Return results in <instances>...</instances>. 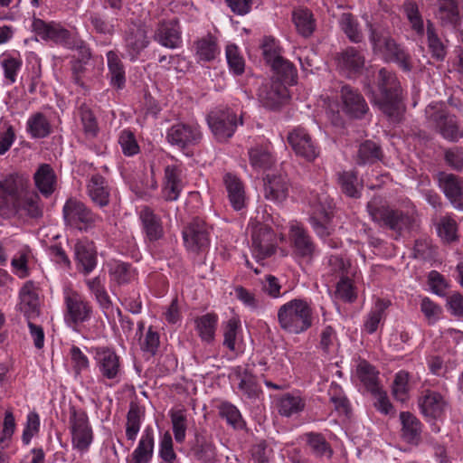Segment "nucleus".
<instances>
[{
    "label": "nucleus",
    "mask_w": 463,
    "mask_h": 463,
    "mask_svg": "<svg viewBox=\"0 0 463 463\" xmlns=\"http://www.w3.org/2000/svg\"><path fill=\"white\" fill-rule=\"evenodd\" d=\"M377 91L368 85L366 95L371 102L392 122L402 119L404 107L402 102V88L396 75L382 68L376 77Z\"/></svg>",
    "instance_id": "f257e3e1"
},
{
    "label": "nucleus",
    "mask_w": 463,
    "mask_h": 463,
    "mask_svg": "<svg viewBox=\"0 0 463 463\" xmlns=\"http://www.w3.org/2000/svg\"><path fill=\"white\" fill-rule=\"evenodd\" d=\"M373 53L386 62H395L403 71L411 70L410 55L396 43L390 32L379 24H368Z\"/></svg>",
    "instance_id": "f03ea898"
},
{
    "label": "nucleus",
    "mask_w": 463,
    "mask_h": 463,
    "mask_svg": "<svg viewBox=\"0 0 463 463\" xmlns=\"http://www.w3.org/2000/svg\"><path fill=\"white\" fill-rule=\"evenodd\" d=\"M278 323L286 333L299 335L313 325V308L306 299L293 298L278 309Z\"/></svg>",
    "instance_id": "7ed1b4c3"
},
{
    "label": "nucleus",
    "mask_w": 463,
    "mask_h": 463,
    "mask_svg": "<svg viewBox=\"0 0 463 463\" xmlns=\"http://www.w3.org/2000/svg\"><path fill=\"white\" fill-rule=\"evenodd\" d=\"M367 211L374 222L399 234L409 230L414 222L408 213L381 204L376 198L367 203Z\"/></svg>",
    "instance_id": "20e7f679"
},
{
    "label": "nucleus",
    "mask_w": 463,
    "mask_h": 463,
    "mask_svg": "<svg viewBox=\"0 0 463 463\" xmlns=\"http://www.w3.org/2000/svg\"><path fill=\"white\" fill-rule=\"evenodd\" d=\"M63 221L66 226L80 232H88L96 228L102 218L77 198H69L62 207Z\"/></svg>",
    "instance_id": "39448f33"
},
{
    "label": "nucleus",
    "mask_w": 463,
    "mask_h": 463,
    "mask_svg": "<svg viewBox=\"0 0 463 463\" xmlns=\"http://www.w3.org/2000/svg\"><path fill=\"white\" fill-rule=\"evenodd\" d=\"M248 229L251 236V252L257 261L263 260L275 253L277 237L270 226L257 219H250Z\"/></svg>",
    "instance_id": "423d86ee"
},
{
    "label": "nucleus",
    "mask_w": 463,
    "mask_h": 463,
    "mask_svg": "<svg viewBox=\"0 0 463 463\" xmlns=\"http://www.w3.org/2000/svg\"><path fill=\"white\" fill-rule=\"evenodd\" d=\"M448 389L443 386L441 391L423 388L418 398L420 413L427 421L441 420L449 407Z\"/></svg>",
    "instance_id": "0eeeda50"
},
{
    "label": "nucleus",
    "mask_w": 463,
    "mask_h": 463,
    "mask_svg": "<svg viewBox=\"0 0 463 463\" xmlns=\"http://www.w3.org/2000/svg\"><path fill=\"white\" fill-rule=\"evenodd\" d=\"M165 139L171 146L188 154L201 143L203 132L196 122H176L166 130Z\"/></svg>",
    "instance_id": "6e6552de"
},
{
    "label": "nucleus",
    "mask_w": 463,
    "mask_h": 463,
    "mask_svg": "<svg viewBox=\"0 0 463 463\" xmlns=\"http://www.w3.org/2000/svg\"><path fill=\"white\" fill-rule=\"evenodd\" d=\"M64 320L71 327L89 322L93 314V307L80 292L68 289L64 292Z\"/></svg>",
    "instance_id": "1a4fd4ad"
},
{
    "label": "nucleus",
    "mask_w": 463,
    "mask_h": 463,
    "mask_svg": "<svg viewBox=\"0 0 463 463\" xmlns=\"http://www.w3.org/2000/svg\"><path fill=\"white\" fill-rule=\"evenodd\" d=\"M207 123L215 139L226 142L234 135L238 124H242V120L231 109H218L208 114Z\"/></svg>",
    "instance_id": "9d476101"
},
{
    "label": "nucleus",
    "mask_w": 463,
    "mask_h": 463,
    "mask_svg": "<svg viewBox=\"0 0 463 463\" xmlns=\"http://www.w3.org/2000/svg\"><path fill=\"white\" fill-rule=\"evenodd\" d=\"M91 350L96 367L102 379L111 381L113 383H119L123 368L120 357L116 351L108 346H97Z\"/></svg>",
    "instance_id": "9b49d317"
},
{
    "label": "nucleus",
    "mask_w": 463,
    "mask_h": 463,
    "mask_svg": "<svg viewBox=\"0 0 463 463\" xmlns=\"http://www.w3.org/2000/svg\"><path fill=\"white\" fill-rule=\"evenodd\" d=\"M69 423L72 447L80 451H87L93 440V432L87 412L71 406Z\"/></svg>",
    "instance_id": "f8f14e48"
},
{
    "label": "nucleus",
    "mask_w": 463,
    "mask_h": 463,
    "mask_svg": "<svg viewBox=\"0 0 463 463\" xmlns=\"http://www.w3.org/2000/svg\"><path fill=\"white\" fill-rule=\"evenodd\" d=\"M210 232L211 228L203 219L194 217L183 231L187 250L196 254L205 252L210 246Z\"/></svg>",
    "instance_id": "ddd939ff"
},
{
    "label": "nucleus",
    "mask_w": 463,
    "mask_h": 463,
    "mask_svg": "<svg viewBox=\"0 0 463 463\" xmlns=\"http://www.w3.org/2000/svg\"><path fill=\"white\" fill-rule=\"evenodd\" d=\"M125 57L131 62L137 61L141 53L149 46L150 37L144 24H132L123 33Z\"/></svg>",
    "instance_id": "4468645a"
},
{
    "label": "nucleus",
    "mask_w": 463,
    "mask_h": 463,
    "mask_svg": "<svg viewBox=\"0 0 463 463\" xmlns=\"http://www.w3.org/2000/svg\"><path fill=\"white\" fill-rule=\"evenodd\" d=\"M287 140L297 156L308 162L314 161L320 154L317 142L307 128L298 126L288 133Z\"/></svg>",
    "instance_id": "2eb2a0df"
},
{
    "label": "nucleus",
    "mask_w": 463,
    "mask_h": 463,
    "mask_svg": "<svg viewBox=\"0 0 463 463\" xmlns=\"http://www.w3.org/2000/svg\"><path fill=\"white\" fill-rule=\"evenodd\" d=\"M32 28L35 34L44 41H51L68 48L74 46V38L71 33L60 24L46 23L40 18H34Z\"/></svg>",
    "instance_id": "dca6fc26"
},
{
    "label": "nucleus",
    "mask_w": 463,
    "mask_h": 463,
    "mask_svg": "<svg viewBox=\"0 0 463 463\" xmlns=\"http://www.w3.org/2000/svg\"><path fill=\"white\" fill-rule=\"evenodd\" d=\"M289 239L293 253L307 262L318 254V250L308 232L298 222L291 223Z\"/></svg>",
    "instance_id": "f3484780"
},
{
    "label": "nucleus",
    "mask_w": 463,
    "mask_h": 463,
    "mask_svg": "<svg viewBox=\"0 0 463 463\" xmlns=\"http://www.w3.org/2000/svg\"><path fill=\"white\" fill-rule=\"evenodd\" d=\"M25 186L26 180L17 174L9 175L0 181V214L9 213L24 193Z\"/></svg>",
    "instance_id": "a211bd4d"
},
{
    "label": "nucleus",
    "mask_w": 463,
    "mask_h": 463,
    "mask_svg": "<svg viewBox=\"0 0 463 463\" xmlns=\"http://www.w3.org/2000/svg\"><path fill=\"white\" fill-rule=\"evenodd\" d=\"M153 39L167 49L181 47L183 40L179 20L173 18L160 21L154 31Z\"/></svg>",
    "instance_id": "6ab92c4d"
},
{
    "label": "nucleus",
    "mask_w": 463,
    "mask_h": 463,
    "mask_svg": "<svg viewBox=\"0 0 463 463\" xmlns=\"http://www.w3.org/2000/svg\"><path fill=\"white\" fill-rule=\"evenodd\" d=\"M288 98L287 87L279 81L265 82L258 90V99L266 109H279Z\"/></svg>",
    "instance_id": "aec40b11"
},
{
    "label": "nucleus",
    "mask_w": 463,
    "mask_h": 463,
    "mask_svg": "<svg viewBox=\"0 0 463 463\" xmlns=\"http://www.w3.org/2000/svg\"><path fill=\"white\" fill-rule=\"evenodd\" d=\"M343 111L351 118H363L369 111V107L363 95L349 85L341 88Z\"/></svg>",
    "instance_id": "412c9836"
},
{
    "label": "nucleus",
    "mask_w": 463,
    "mask_h": 463,
    "mask_svg": "<svg viewBox=\"0 0 463 463\" xmlns=\"http://www.w3.org/2000/svg\"><path fill=\"white\" fill-rule=\"evenodd\" d=\"M439 187L454 208L463 211V179L445 172L438 174Z\"/></svg>",
    "instance_id": "4be33fe9"
},
{
    "label": "nucleus",
    "mask_w": 463,
    "mask_h": 463,
    "mask_svg": "<svg viewBox=\"0 0 463 463\" xmlns=\"http://www.w3.org/2000/svg\"><path fill=\"white\" fill-rule=\"evenodd\" d=\"M19 310L27 320H33L40 315L38 287L32 281H26L19 291Z\"/></svg>",
    "instance_id": "5701e85b"
},
{
    "label": "nucleus",
    "mask_w": 463,
    "mask_h": 463,
    "mask_svg": "<svg viewBox=\"0 0 463 463\" xmlns=\"http://www.w3.org/2000/svg\"><path fill=\"white\" fill-rule=\"evenodd\" d=\"M74 255L77 269L80 273L88 276L97 267V250L93 241H80L74 245Z\"/></svg>",
    "instance_id": "b1692460"
},
{
    "label": "nucleus",
    "mask_w": 463,
    "mask_h": 463,
    "mask_svg": "<svg viewBox=\"0 0 463 463\" xmlns=\"http://www.w3.org/2000/svg\"><path fill=\"white\" fill-rule=\"evenodd\" d=\"M264 197L275 203H283L288 195V180L281 174H269L264 179Z\"/></svg>",
    "instance_id": "393cba45"
},
{
    "label": "nucleus",
    "mask_w": 463,
    "mask_h": 463,
    "mask_svg": "<svg viewBox=\"0 0 463 463\" xmlns=\"http://www.w3.org/2000/svg\"><path fill=\"white\" fill-rule=\"evenodd\" d=\"M33 184L39 194L49 198L56 190L57 175L49 164H40L33 176Z\"/></svg>",
    "instance_id": "a878e982"
},
{
    "label": "nucleus",
    "mask_w": 463,
    "mask_h": 463,
    "mask_svg": "<svg viewBox=\"0 0 463 463\" xmlns=\"http://www.w3.org/2000/svg\"><path fill=\"white\" fill-rule=\"evenodd\" d=\"M87 194L91 202L100 207H106L109 203L111 188L108 181L99 174L90 176L86 185Z\"/></svg>",
    "instance_id": "bb28decb"
},
{
    "label": "nucleus",
    "mask_w": 463,
    "mask_h": 463,
    "mask_svg": "<svg viewBox=\"0 0 463 463\" xmlns=\"http://www.w3.org/2000/svg\"><path fill=\"white\" fill-rule=\"evenodd\" d=\"M89 22L93 33L108 37H112L119 26V20L116 12L114 16H109L105 11L90 12Z\"/></svg>",
    "instance_id": "cd10ccee"
},
{
    "label": "nucleus",
    "mask_w": 463,
    "mask_h": 463,
    "mask_svg": "<svg viewBox=\"0 0 463 463\" xmlns=\"http://www.w3.org/2000/svg\"><path fill=\"white\" fill-rule=\"evenodd\" d=\"M400 420L402 424V439L411 445H419L421 441L423 428L420 420L410 411H402L400 413Z\"/></svg>",
    "instance_id": "c85d7f7f"
},
{
    "label": "nucleus",
    "mask_w": 463,
    "mask_h": 463,
    "mask_svg": "<svg viewBox=\"0 0 463 463\" xmlns=\"http://www.w3.org/2000/svg\"><path fill=\"white\" fill-rule=\"evenodd\" d=\"M14 207L9 212L17 213H24L31 218H39L43 215V203L37 192H24L18 199L17 203H14Z\"/></svg>",
    "instance_id": "c756f323"
},
{
    "label": "nucleus",
    "mask_w": 463,
    "mask_h": 463,
    "mask_svg": "<svg viewBox=\"0 0 463 463\" xmlns=\"http://www.w3.org/2000/svg\"><path fill=\"white\" fill-rule=\"evenodd\" d=\"M194 48L198 61H213L221 53L218 39L211 33L197 39L194 43Z\"/></svg>",
    "instance_id": "7c9ffc66"
},
{
    "label": "nucleus",
    "mask_w": 463,
    "mask_h": 463,
    "mask_svg": "<svg viewBox=\"0 0 463 463\" xmlns=\"http://www.w3.org/2000/svg\"><path fill=\"white\" fill-rule=\"evenodd\" d=\"M191 455L200 463H213L216 461V448L211 438L196 434L190 449Z\"/></svg>",
    "instance_id": "2f4dec72"
},
{
    "label": "nucleus",
    "mask_w": 463,
    "mask_h": 463,
    "mask_svg": "<svg viewBox=\"0 0 463 463\" xmlns=\"http://www.w3.org/2000/svg\"><path fill=\"white\" fill-rule=\"evenodd\" d=\"M139 218L149 241H156L163 237L164 230L161 218L150 207H143L140 210Z\"/></svg>",
    "instance_id": "473e14b6"
},
{
    "label": "nucleus",
    "mask_w": 463,
    "mask_h": 463,
    "mask_svg": "<svg viewBox=\"0 0 463 463\" xmlns=\"http://www.w3.org/2000/svg\"><path fill=\"white\" fill-rule=\"evenodd\" d=\"M331 218L332 213L324 204L313 208L309 223L319 238L326 240L331 234Z\"/></svg>",
    "instance_id": "72a5a7b5"
},
{
    "label": "nucleus",
    "mask_w": 463,
    "mask_h": 463,
    "mask_svg": "<svg viewBox=\"0 0 463 463\" xmlns=\"http://www.w3.org/2000/svg\"><path fill=\"white\" fill-rule=\"evenodd\" d=\"M338 66L348 75L360 73L364 66L365 58L355 47H347L338 56Z\"/></svg>",
    "instance_id": "f704fd0d"
},
{
    "label": "nucleus",
    "mask_w": 463,
    "mask_h": 463,
    "mask_svg": "<svg viewBox=\"0 0 463 463\" xmlns=\"http://www.w3.org/2000/svg\"><path fill=\"white\" fill-rule=\"evenodd\" d=\"M154 431L147 427L143 431L137 448L133 450L129 463H150L154 455Z\"/></svg>",
    "instance_id": "c9c22d12"
},
{
    "label": "nucleus",
    "mask_w": 463,
    "mask_h": 463,
    "mask_svg": "<svg viewBox=\"0 0 463 463\" xmlns=\"http://www.w3.org/2000/svg\"><path fill=\"white\" fill-rule=\"evenodd\" d=\"M223 182L232 208L236 211L241 210L245 205V191L242 182L231 173L224 175Z\"/></svg>",
    "instance_id": "e433bc0d"
},
{
    "label": "nucleus",
    "mask_w": 463,
    "mask_h": 463,
    "mask_svg": "<svg viewBox=\"0 0 463 463\" xmlns=\"http://www.w3.org/2000/svg\"><path fill=\"white\" fill-rule=\"evenodd\" d=\"M26 132L32 138H45L52 133V126L47 116L38 111L28 118Z\"/></svg>",
    "instance_id": "4c0bfd02"
},
{
    "label": "nucleus",
    "mask_w": 463,
    "mask_h": 463,
    "mask_svg": "<svg viewBox=\"0 0 463 463\" xmlns=\"http://www.w3.org/2000/svg\"><path fill=\"white\" fill-rule=\"evenodd\" d=\"M306 401L298 394L287 392L277 400L279 413L284 417H291L304 411Z\"/></svg>",
    "instance_id": "58836bf2"
},
{
    "label": "nucleus",
    "mask_w": 463,
    "mask_h": 463,
    "mask_svg": "<svg viewBox=\"0 0 463 463\" xmlns=\"http://www.w3.org/2000/svg\"><path fill=\"white\" fill-rule=\"evenodd\" d=\"M110 78V85L121 90L126 83V73L124 64L116 51H109L106 54Z\"/></svg>",
    "instance_id": "ea45409f"
},
{
    "label": "nucleus",
    "mask_w": 463,
    "mask_h": 463,
    "mask_svg": "<svg viewBox=\"0 0 463 463\" xmlns=\"http://www.w3.org/2000/svg\"><path fill=\"white\" fill-rule=\"evenodd\" d=\"M390 305L389 300L377 298L364 321V328L368 334H373L377 331L379 325L385 319V311Z\"/></svg>",
    "instance_id": "a19ab883"
},
{
    "label": "nucleus",
    "mask_w": 463,
    "mask_h": 463,
    "mask_svg": "<svg viewBox=\"0 0 463 463\" xmlns=\"http://www.w3.org/2000/svg\"><path fill=\"white\" fill-rule=\"evenodd\" d=\"M145 417V408L132 401L127 413L126 437L134 441L140 430L142 420Z\"/></svg>",
    "instance_id": "79ce46f5"
},
{
    "label": "nucleus",
    "mask_w": 463,
    "mask_h": 463,
    "mask_svg": "<svg viewBox=\"0 0 463 463\" xmlns=\"http://www.w3.org/2000/svg\"><path fill=\"white\" fill-rule=\"evenodd\" d=\"M250 164L254 169H268L275 162L269 144L258 145L249 150Z\"/></svg>",
    "instance_id": "37998d69"
},
{
    "label": "nucleus",
    "mask_w": 463,
    "mask_h": 463,
    "mask_svg": "<svg viewBox=\"0 0 463 463\" xmlns=\"http://www.w3.org/2000/svg\"><path fill=\"white\" fill-rule=\"evenodd\" d=\"M105 276H96L85 279L84 283L89 291L94 296L95 300L102 309H109L112 306L110 298L105 288Z\"/></svg>",
    "instance_id": "c03bdc74"
},
{
    "label": "nucleus",
    "mask_w": 463,
    "mask_h": 463,
    "mask_svg": "<svg viewBox=\"0 0 463 463\" xmlns=\"http://www.w3.org/2000/svg\"><path fill=\"white\" fill-rule=\"evenodd\" d=\"M338 184L342 192L352 198H359L363 189V183L358 179L354 170L342 171L337 174Z\"/></svg>",
    "instance_id": "a18cd8bd"
},
{
    "label": "nucleus",
    "mask_w": 463,
    "mask_h": 463,
    "mask_svg": "<svg viewBox=\"0 0 463 463\" xmlns=\"http://www.w3.org/2000/svg\"><path fill=\"white\" fill-rule=\"evenodd\" d=\"M436 17L443 26L455 27L460 20L459 10L455 0H439Z\"/></svg>",
    "instance_id": "49530a36"
},
{
    "label": "nucleus",
    "mask_w": 463,
    "mask_h": 463,
    "mask_svg": "<svg viewBox=\"0 0 463 463\" xmlns=\"http://www.w3.org/2000/svg\"><path fill=\"white\" fill-rule=\"evenodd\" d=\"M356 373L368 392H373L381 388L378 377L379 372L367 361L362 360L359 362Z\"/></svg>",
    "instance_id": "de8ad7c7"
},
{
    "label": "nucleus",
    "mask_w": 463,
    "mask_h": 463,
    "mask_svg": "<svg viewBox=\"0 0 463 463\" xmlns=\"http://www.w3.org/2000/svg\"><path fill=\"white\" fill-rule=\"evenodd\" d=\"M195 329L200 338L207 343L214 339L215 331L218 324V316L214 313H207L198 317L194 320Z\"/></svg>",
    "instance_id": "09e8293b"
},
{
    "label": "nucleus",
    "mask_w": 463,
    "mask_h": 463,
    "mask_svg": "<svg viewBox=\"0 0 463 463\" xmlns=\"http://www.w3.org/2000/svg\"><path fill=\"white\" fill-rule=\"evenodd\" d=\"M382 156L381 146L372 140H365L358 147L355 162L359 165H371L381 160Z\"/></svg>",
    "instance_id": "8fccbe9b"
},
{
    "label": "nucleus",
    "mask_w": 463,
    "mask_h": 463,
    "mask_svg": "<svg viewBox=\"0 0 463 463\" xmlns=\"http://www.w3.org/2000/svg\"><path fill=\"white\" fill-rule=\"evenodd\" d=\"M293 23L297 31L303 37H309L316 29V21L308 9H298L292 14Z\"/></svg>",
    "instance_id": "3c124183"
},
{
    "label": "nucleus",
    "mask_w": 463,
    "mask_h": 463,
    "mask_svg": "<svg viewBox=\"0 0 463 463\" xmlns=\"http://www.w3.org/2000/svg\"><path fill=\"white\" fill-rule=\"evenodd\" d=\"M339 25L351 42L359 43L363 41L364 35L360 29L359 23L351 13H344L341 14Z\"/></svg>",
    "instance_id": "603ef678"
},
{
    "label": "nucleus",
    "mask_w": 463,
    "mask_h": 463,
    "mask_svg": "<svg viewBox=\"0 0 463 463\" xmlns=\"http://www.w3.org/2000/svg\"><path fill=\"white\" fill-rule=\"evenodd\" d=\"M307 446L313 455L320 458H330L333 455V449L325 437L319 433L306 434Z\"/></svg>",
    "instance_id": "864d4df0"
},
{
    "label": "nucleus",
    "mask_w": 463,
    "mask_h": 463,
    "mask_svg": "<svg viewBox=\"0 0 463 463\" xmlns=\"http://www.w3.org/2000/svg\"><path fill=\"white\" fill-rule=\"evenodd\" d=\"M175 439L177 443H183L185 439L187 430V415L184 409H172L169 411Z\"/></svg>",
    "instance_id": "5fc2aeb1"
},
{
    "label": "nucleus",
    "mask_w": 463,
    "mask_h": 463,
    "mask_svg": "<svg viewBox=\"0 0 463 463\" xmlns=\"http://www.w3.org/2000/svg\"><path fill=\"white\" fill-rule=\"evenodd\" d=\"M79 110L85 137L88 139L95 138L99 134V128L93 111L86 104L80 105Z\"/></svg>",
    "instance_id": "6e6d98bb"
},
{
    "label": "nucleus",
    "mask_w": 463,
    "mask_h": 463,
    "mask_svg": "<svg viewBox=\"0 0 463 463\" xmlns=\"http://www.w3.org/2000/svg\"><path fill=\"white\" fill-rule=\"evenodd\" d=\"M219 414L234 429L242 430L245 427V421L240 411L229 402H223L219 405Z\"/></svg>",
    "instance_id": "4d7b16f0"
},
{
    "label": "nucleus",
    "mask_w": 463,
    "mask_h": 463,
    "mask_svg": "<svg viewBox=\"0 0 463 463\" xmlns=\"http://www.w3.org/2000/svg\"><path fill=\"white\" fill-rule=\"evenodd\" d=\"M225 56L230 71L235 76H240L245 71V60L237 45L230 43L226 46Z\"/></svg>",
    "instance_id": "13d9d810"
},
{
    "label": "nucleus",
    "mask_w": 463,
    "mask_h": 463,
    "mask_svg": "<svg viewBox=\"0 0 463 463\" xmlns=\"http://www.w3.org/2000/svg\"><path fill=\"white\" fill-rule=\"evenodd\" d=\"M410 378L411 375L407 371L401 370L396 373L392 386V392L397 401L404 402L409 399Z\"/></svg>",
    "instance_id": "bf43d9fd"
},
{
    "label": "nucleus",
    "mask_w": 463,
    "mask_h": 463,
    "mask_svg": "<svg viewBox=\"0 0 463 463\" xmlns=\"http://www.w3.org/2000/svg\"><path fill=\"white\" fill-rule=\"evenodd\" d=\"M329 401L335 410L340 415H347L350 412V403L344 393L341 386L337 383H331L328 389Z\"/></svg>",
    "instance_id": "052dcab7"
},
{
    "label": "nucleus",
    "mask_w": 463,
    "mask_h": 463,
    "mask_svg": "<svg viewBox=\"0 0 463 463\" xmlns=\"http://www.w3.org/2000/svg\"><path fill=\"white\" fill-rule=\"evenodd\" d=\"M428 47L433 58L437 61H443L446 54V46L438 36L433 24L429 22L427 24Z\"/></svg>",
    "instance_id": "680f3d73"
},
{
    "label": "nucleus",
    "mask_w": 463,
    "mask_h": 463,
    "mask_svg": "<svg viewBox=\"0 0 463 463\" xmlns=\"http://www.w3.org/2000/svg\"><path fill=\"white\" fill-rule=\"evenodd\" d=\"M158 456L162 463H181L174 449L173 439L168 431H165L160 439Z\"/></svg>",
    "instance_id": "e2e57ef3"
},
{
    "label": "nucleus",
    "mask_w": 463,
    "mask_h": 463,
    "mask_svg": "<svg viewBox=\"0 0 463 463\" xmlns=\"http://www.w3.org/2000/svg\"><path fill=\"white\" fill-rule=\"evenodd\" d=\"M139 345L142 352L149 356H155L160 345L159 333L153 326H149L143 337H140Z\"/></svg>",
    "instance_id": "0e129e2a"
},
{
    "label": "nucleus",
    "mask_w": 463,
    "mask_h": 463,
    "mask_svg": "<svg viewBox=\"0 0 463 463\" xmlns=\"http://www.w3.org/2000/svg\"><path fill=\"white\" fill-rule=\"evenodd\" d=\"M110 274L118 284H128L137 279L136 269L128 263L118 262L110 269Z\"/></svg>",
    "instance_id": "69168bd1"
},
{
    "label": "nucleus",
    "mask_w": 463,
    "mask_h": 463,
    "mask_svg": "<svg viewBox=\"0 0 463 463\" xmlns=\"http://www.w3.org/2000/svg\"><path fill=\"white\" fill-rule=\"evenodd\" d=\"M440 135L449 140L456 142L463 137V131H461L458 126L457 118L453 115L449 117L438 127Z\"/></svg>",
    "instance_id": "338daca9"
},
{
    "label": "nucleus",
    "mask_w": 463,
    "mask_h": 463,
    "mask_svg": "<svg viewBox=\"0 0 463 463\" xmlns=\"http://www.w3.org/2000/svg\"><path fill=\"white\" fill-rule=\"evenodd\" d=\"M439 236L447 242L458 240V224L454 219L449 216L442 217L438 224Z\"/></svg>",
    "instance_id": "774afa93"
}]
</instances>
